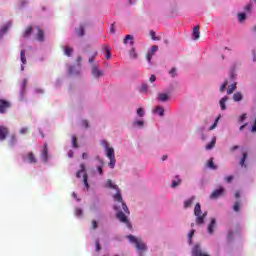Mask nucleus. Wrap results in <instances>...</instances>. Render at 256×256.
<instances>
[{
    "label": "nucleus",
    "mask_w": 256,
    "mask_h": 256,
    "mask_svg": "<svg viewBox=\"0 0 256 256\" xmlns=\"http://www.w3.org/2000/svg\"><path fill=\"white\" fill-rule=\"evenodd\" d=\"M41 159L42 161H44V163H47L48 159H49V148L47 146V143L44 144V148L41 154Z\"/></svg>",
    "instance_id": "obj_12"
},
{
    "label": "nucleus",
    "mask_w": 256,
    "mask_h": 256,
    "mask_svg": "<svg viewBox=\"0 0 256 256\" xmlns=\"http://www.w3.org/2000/svg\"><path fill=\"white\" fill-rule=\"evenodd\" d=\"M31 33H33V26H28L22 33V37L27 39V37H31Z\"/></svg>",
    "instance_id": "obj_18"
},
{
    "label": "nucleus",
    "mask_w": 256,
    "mask_h": 256,
    "mask_svg": "<svg viewBox=\"0 0 256 256\" xmlns=\"http://www.w3.org/2000/svg\"><path fill=\"white\" fill-rule=\"evenodd\" d=\"M193 235H195V230H191L190 233L188 234V239L190 243H191V239H193Z\"/></svg>",
    "instance_id": "obj_48"
},
{
    "label": "nucleus",
    "mask_w": 256,
    "mask_h": 256,
    "mask_svg": "<svg viewBox=\"0 0 256 256\" xmlns=\"http://www.w3.org/2000/svg\"><path fill=\"white\" fill-rule=\"evenodd\" d=\"M227 85H229V82L227 80L224 81V83L220 86V91L223 93L225 89L227 88Z\"/></svg>",
    "instance_id": "obj_40"
},
{
    "label": "nucleus",
    "mask_w": 256,
    "mask_h": 256,
    "mask_svg": "<svg viewBox=\"0 0 256 256\" xmlns=\"http://www.w3.org/2000/svg\"><path fill=\"white\" fill-rule=\"evenodd\" d=\"M96 251H101V244H99V241H96Z\"/></svg>",
    "instance_id": "obj_55"
},
{
    "label": "nucleus",
    "mask_w": 256,
    "mask_h": 256,
    "mask_svg": "<svg viewBox=\"0 0 256 256\" xmlns=\"http://www.w3.org/2000/svg\"><path fill=\"white\" fill-rule=\"evenodd\" d=\"M194 201H195V196H192L191 198L187 199L184 202V209H189V207H191V205H193Z\"/></svg>",
    "instance_id": "obj_22"
},
{
    "label": "nucleus",
    "mask_w": 256,
    "mask_h": 256,
    "mask_svg": "<svg viewBox=\"0 0 256 256\" xmlns=\"http://www.w3.org/2000/svg\"><path fill=\"white\" fill-rule=\"evenodd\" d=\"M181 185V178L179 176H175V179L172 181V187H179Z\"/></svg>",
    "instance_id": "obj_28"
},
{
    "label": "nucleus",
    "mask_w": 256,
    "mask_h": 256,
    "mask_svg": "<svg viewBox=\"0 0 256 256\" xmlns=\"http://www.w3.org/2000/svg\"><path fill=\"white\" fill-rule=\"evenodd\" d=\"M217 143V138L213 137L212 141L206 145V149L210 151V149H213L215 147V144Z\"/></svg>",
    "instance_id": "obj_24"
},
{
    "label": "nucleus",
    "mask_w": 256,
    "mask_h": 256,
    "mask_svg": "<svg viewBox=\"0 0 256 256\" xmlns=\"http://www.w3.org/2000/svg\"><path fill=\"white\" fill-rule=\"evenodd\" d=\"M72 147H74L75 149H77L79 147V145L77 144L76 136H72Z\"/></svg>",
    "instance_id": "obj_39"
},
{
    "label": "nucleus",
    "mask_w": 256,
    "mask_h": 256,
    "mask_svg": "<svg viewBox=\"0 0 256 256\" xmlns=\"http://www.w3.org/2000/svg\"><path fill=\"white\" fill-rule=\"evenodd\" d=\"M27 159L28 163H31L32 165H35V163H37V157H35V154L33 152L27 153Z\"/></svg>",
    "instance_id": "obj_16"
},
{
    "label": "nucleus",
    "mask_w": 256,
    "mask_h": 256,
    "mask_svg": "<svg viewBox=\"0 0 256 256\" xmlns=\"http://www.w3.org/2000/svg\"><path fill=\"white\" fill-rule=\"evenodd\" d=\"M171 77H175V75H177V69L176 68H172L170 71H169Z\"/></svg>",
    "instance_id": "obj_47"
},
{
    "label": "nucleus",
    "mask_w": 256,
    "mask_h": 256,
    "mask_svg": "<svg viewBox=\"0 0 256 256\" xmlns=\"http://www.w3.org/2000/svg\"><path fill=\"white\" fill-rule=\"evenodd\" d=\"M126 238L128 239V241H130V243H133V245H135L137 251H139L140 256H142L143 253L147 251V245H145L141 238H137L133 235H128L126 236Z\"/></svg>",
    "instance_id": "obj_2"
},
{
    "label": "nucleus",
    "mask_w": 256,
    "mask_h": 256,
    "mask_svg": "<svg viewBox=\"0 0 256 256\" xmlns=\"http://www.w3.org/2000/svg\"><path fill=\"white\" fill-rule=\"evenodd\" d=\"M227 101H229V97L224 96L223 98H221L220 100V108L222 111H225V109H227V106L225 105V103H227Z\"/></svg>",
    "instance_id": "obj_21"
},
{
    "label": "nucleus",
    "mask_w": 256,
    "mask_h": 256,
    "mask_svg": "<svg viewBox=\"0 0 256 256\" xmlns=\"http://www.w3.org/2000/svg\"><path fill=\"white\" fill-rule=\"evenodd\" d=\"M28 131H29L28 128H21V129H20V134H21V135H25V133H27Z\"/></svg>",
    "instance_id": "obj_51"
},
{
    "label": "nucleus",
    "mask_w": 256,
    "mask_h": 256,
    "mask_svg": "<svg viewBox=\"0 0 256 256\" xmlns=\"http://www.w3.org/2000/svg\"><path fill=\"white\" fill-rule=\"evenodd\" d=\"M235 89H237V84H231L230 86H228V90H227V94L228 95H232L233 91H235Z\"/></svg>",
    "instance_id": "obj_30"
},
{
    "label": "nucleus",
    "mask_w": 256,
    "mask_h": 256,
    "mask_svg": "<svg viewBox=\"0 0 256 256\" xmlns=\"http://www.w3.org/2000/svg\"><path fill=\"white\" fill-rule=\"evenodd\" d=\"M153 55H155V54H153V53H151V52H148V53H147L146 59H147L148 63H151V59H153Z\"/></svg>",
    "instance_id": "obj_44"
},
{
    "label": "nucleus",
    "mask_w": 256,
    "mask_h": 256,
    "mask_svg": "<svg viewBox=\"0 0 256 256\" xmlns=\"http://www.w3.org/2000/svg\"><path fill=\"white\" fill-rule=\"evenodd\" d=\"M35 93H38V94L43 93V89L37 88V89L35 90Z\"/></svg>",
    "instance_id": "obj_63"
},
{
    "label": "nucleus",
    "mask_w": 256,
    "mask_h": 256,
    "mask_svg": "<svg viewBox=\"0 0 256 256\" xmlns=\"http://www.w3.org/2000/svg\"><path fill=\"white\" fill-rule=\"evenodd\" d=\"M199 25H196L193 29V32H192V37L194 39V41H197V39H199V37H201V32H199Z\"/></svg>",
    "instance_id": "obj_14"
},
{
    "label": "nucleus",
    "mask_w": 256,
    "mask_h": 256,
    "mask_svg": "<svg viewBox=\"0 0 256 256\" xmlns=\"http://www.w3.org/2000/svg\"><path fill=\"white\" fill-rule=\"evenodd\" d=\"M221 116H218L215 120V122L213 123V125L209 128L210 131H213V129H215V127H217V123H219V119Z\"/></svg>",
    "instance_id": "obj_41"
},
{
    "label": "nucleus",
    "mask_w": 256,
    "mask_h": 256,
    "mask_svg": "<svg viewBox=\"0 0 256 256\" xmlns=\"http://www.w3.org/2000/svg\"><path fill=\"white\" fill-rule=\"evenodd\" d=\"M246 19H247V15L245 13L238 14V21L240 23H243V21H245Z\"/></svg>",
    "instance_id": "obj_35"
},
{
    "label": "nucleus",
    "mask_w": 256,
    "mask_h": 256,
    "mask_svg": "<svg viewBox=\"0 0 256 256\" xmlns=\"http://www.w3.org/2000/svg\"><path fill=\"white\" fill-rule=\"evenodd\" d=\"M81 173H83L84 185H85V187H87V189H89V182L87 181L88 176H87V172H85V164H81L80 165V170L76 173V177L78 179H81Z\"/></svg>",
    "instance_id": "obj_5"
},
{
    "label": "nucleus",
    "mask_w": 256,
    "mask_h": 256,
    "mask_svg": "<svg viewBox=\"0 0 256 256\" xmlns=\"http://www.w3.org/2000/svg\"><path fill=\"white\" fill-rule=\"evenodd\" d=\"M140 93H149V85H147V83H142L140 87Z\"/></svg>",
    "instance_id": "obj_27"
},
{
    "label": "nucleus",
    "mask_w": 256,
    "mask_h": 256,
    "mask_svg": "<svg viewBox=\"0 0 256 256\" xmlns=\"http://www.w3.org/2000/svg\"><path fill=\"white\" fill-rule=\"evenodd\" d=\"M237 149H239V146H233L232 148H230L231 153H233L234 151H237Z\"/></svg>",
    "instance_id": "obj_57"
},
{
    "label": "nucleus",
    "mask_w": 256,
    "mask_h": 256,
    "mask_svg": "<svg viewBox=\"0 0 256 256\" xmlns=\"http://www.w3.org/2000/svg\"><path fill=\"white\" fill-rule=\"evenodd\" d=\"M9 147H15L17 145V135L12 134L8 140Z\"/></svg>",
    "instance_id": "obj_19"
},
{
    "label": "nucleus",
    "mask_w": 256,
    "mask_h": 256,
    "mask_svg": "<svg viewBox=\"0 0 256 256\" xmlns=\"http://www.w3.org/2000/svg\"><path fill=\"white\" fill-rule=\"evenodd\" d=\"M9 135V128L7 126H0V141H5Z\"/></svg>",
    "instance_id": "obj_9"
},
{
    "label": "nucleus",
    "mask_w": 256,
    "mask_h": 256,
    "mask_svg": "<svg viewBox=\"0 0 256 256\" xmlns=\"http://www.w3.org/2000/svg\"><path fill=\"white\" fill-rule=\"evenodd\" d=\"M110 33H115V24L111 25Z\"/></svg>",
    "instance_id": "obj_62"
},
{
    "label": "nucleus",
    "mask_w": 256,
    "mask_h": 256,
    "mask_svg": "<svg viewBox=\"0 0 256 256\" xmlns=\"http://www.w3.org/2000/svg\"><path fill=\"white\" fill-rule=\"evenodd\" d=\"M128 41H131L130 43H131V45H133V36H131V35H126V37H125V39H124V44L125 45H127V42Z\"/></svg>",
    "instance_id": "obj_37"
},
{
    "label": "nucleus",
    "mask_w": 256,
    "mask_h": 256,
    "mask_svg": "<svg viewBox=\"0 0 256 256\" xmlns=\"http://www.w3.org/2000/svg\"><path fill=\"white\" fill-rule=\"evenodd\" d=\"M228 239L229 240L233 239V231L228 232Z\"/></svg>",
    "instance_id": "obj_61"
},
{
    "label": "nucleus",
    "mask_w": 256,
    "mask_h": 256,
    "mask_svg": "<svg viewBox=\"0 0 256 256\" xmlns=\"http://www.w3.org/2000/svg\"><path fill=\"white\" fill-rule=\"evenodd\" d=\"M102 145L105 149H109V143L107 141H102Z\"/></svg>",
    "instance_id": "obj_54"
},
{
    "label": "nucleus",
    "mask_w": 256,
    "mask_h": 256,
    "mask_svg": "<svg viewBox=\"0 0 256 256\" xmlns=\"http://www.w3.org/2000/svg\"><path fill=\"white\" fill-rule=\"evenodd\" d=\"M169 99V95L165 93H161L158 95V101H161L162 103H165Z\"/></svg>",
    "instance_id": "obj_26"
},
{
    "label": "nucleus",
    "mask_w": 256,
    "mask_h": 256,
    "mask_svg": "<svg viewBox=\"0 0 256 256\" xmlns=\"http://www.w3.org/2000/svg\"><path fill=\"white\" fill-rule=\"evenodd\" d=\"M107 187H109L110 189H116L117 192L113 196L114 197V201H117L118 203H121L122 209H123L124 213L126 215H130L129 208L127 207V204H125V202H123V196H121V191L119 190V186L114 185L113 181L108 180L107 181Z\"/></svg>",
    "instance_id": "obj_1"
},
{
    "label": "nucleus",
    "mask_w": 256,
    "mask_h": 256,
    "mask_svg": "<svg viewBox=\"0 0 256 256\" xmlns=\"http://www.w3.org/2000/svg\"><path fill=\"white\" fill-rule=\"evenodd\" d=\"M245 9H246V11H251V4H247Z\"/></svg>",
    "instance_id": "obj_64"
},
{
    "label": "nucleus",
    "mask_w": 256,
    "mask_h": 256,
    "mask_svg": "<svg viewBox=\"0 0 256 256\" xmlns=\"http://www.w3.org/2000/svg\"><path fill=\"white\" fill-rule=\"evenodd\" d=\"M207 167H209V169H213V170L217 169V166L215 165V162H213V158L208 160Z\"/></svg>",
    "instance_id": "obj_33"
},
{
    "label": "nucleus",
    "mask_w": 256,
    "mask_h": 256,
    "mask_svg": "<svg viewBox=\"0 0 256 256\" xmlns=\"http://www.w3.org/2000/svg\"><path fill=\"white\" fill-rule=\"evenodd\" d=\"M223 193H225V188L220 187L219 189L214 190L210 194V199H219V197H221Z\"/></svg>",
    "instance_id": "obj_8"
},
{
    "label": "nucleus",
    "mask_w": 256,
    "mask_h": 256,
    "mask_svg": "<svg viewBox=\"0 0 256 256\" xmlns=\"http://www.w3.org/2000/svg\"><path fill=\"white\" fill-rule=\"evenodd\" d=\"M97 170H98V172H99L100 175H103V167L98 166V167H97Z\"/></svg>",
    "instance_id": "obj_59"
},
{
    "label": "nucleus",
    "mask_w": 256,
    "mask_h": 256,
    "mask_svg": "<svg viewBox=\"0 0 256 256\" xmlns=\"http://www.w3.org/2000/svg\"><path fill=\"white\" fill-rule=\"evenodd\" d=\"M216 225H217V220L215 218H212L210 224L208 225V233L210 235H213V231Z\"/></svg>",
    "instance_id": "obj_15"
},
{
    "label": "nucleus",
    "mask_w": 256,
    "mask_h": 256,
    "mask_svg": "<svg viewBox=\"0 0 256 256\" xmlns=\"http://www.w3.org/2000/svg\"><path fill=\"white\" fill-rule=\"evenodd\" d=\"M82 127L87 129L89 127V122L87 120H82Z\"/></svg>",
    "instance_id": "obj_50"
},
{
    "label": "nucleus",
    "mask_w": 256,
    "mask_h": 256,
    "mask_svg": "<svg viewBox=\"0 0 256 256\" xmlns=\"http://www.w3.org/2000/svg\"><path fill=\"white\" fill-rule=\"evenodd\" d=\"M137 115H138L139 117H143V115H145V112L143 111V108H138V110H137Z\"/></svg>",
    "instance_id": "obj_46"
},
{
    "label": "nucleus",
    "mask_w": 256,
    "mask_h": 256,
    "mask_svg": "<svg viewBox=\"0 0 256 256\" xmlns=\"http://www.w3.org/2000/svg\"><path fill=\"white\" fill-rule=\"evenodd\" d=\"M245 119H247V114H242L240 116V121H245Z\"/></svg>",
    "instance_id": "obj_60"
},
{
    "label": "nucleus",
    "mask_w": 256,
    "mask_h": 256,
    "mask_svg": "<svg viewBox=\"0 0 256 256\" xmlns=\"http://www.w3.org/2000/svg\"><path fill=\"white\" fill-rule=\"evenodd\" d=\"M245 161H247V152H244L243 155H242V158H241V160H240V165H241V167H247V166L245 165Z\"/></svg>",
    "instance_id": "obj_32"
},
{
    "label": "nucleus",
    "mask_w": 256,
    "mask_h": 256,
    "mask_svg": "<svg viewBox=\"0 0 256 256\" xmlns=\"http://www.w3.org/2000/svg\"><path fill=\"white\" fill-rule=\"evenodd\" d=\"M150 37L153 41H160L161 38L160 37H157L156 34H155V31L151 30L150 31Z\"/></svg>",
    "instance_id": "obj_36"
},
{
    "label": "nucleus",
    "mask_w": 256,
    "mask_h": 256,
    "mask_svg": "<svg viewBox=\"0 0 256 256\" xmlns=\"http://www.w3.org/2000/svg\"><path fill=\"white\" fill-rule=\"evenodd\" d=\"M92 75L94 77H101L103 75V71L99 70V68L96 65L92 66Z\"/></svg>",
    "instance_id": "obj_17"
},
{
    "label": "nucleus",
    "mask_w": 256,
    "mask_h": 256,
    "mask_svg": "<svg viewBox=\"0 0 256 256\" xmlns=\"http://www.w3.org/2000/svg\"><path fill=\"white\" fill-rule=\"evenodd\" d=\"M117 219L121 222V223H125L126 227L128 229H133V226L131 225V223L129 222V219L127 218V215H125V213H123V211H119L116 214Z\"/></svg>",
    "instance_id": "obj_6"
},
{
    "label": "nucleus",
    "mask_w": 256,
    "mask_h": 256,
    "mask_svg": "<svg viewBox=\"0 0 256 256\" xmlns=\"http://www.w3.org/2000/svg\"><path fill=\"white\" fill-rule=\"evenodd\" d=\"M154 113H158V115H160V117H163V115H165V109H163V107L158 106L154 110Z\"/></svg>",
    "instance_id": "obj_29"
},
{
    "label": "nucleus",
    "mask_w": 256,
    "mask_h": 256,
    "mask_svg": "<svg viewBox=\"0 0 256 256\" xmlns=\"http://www.w3.org/2000/svg\"><path fill=\"white\" fill-rule=\"evenodd\" d=\"M194 215L196 217V225H203L205 223V217H207V212L201 211V204L196 203L194 207Z\"/></svg>",
    "instance_id": "obj_3"
},
{
    "label": "nucleus",
    "mask_w": 256,
    "mask_h": 256,
    "mask_svg": "<svg viewBox=\"0 0 256 256\" xmlns=\"http://www.w3.org/2000/svg\"><path fill=\"white\" fill-rule=\"evenodd\" d=\"M36 29L38 31L36 34V39L40 43H43V41H45V32L43 31V29H40L39 26H37Z\"/></svg>",
    "instance_id": "obj_13"
},
{
    "label": "nucleus",
    "mask_w": 256,
    "mask_h": 256,
    "mask_svg": "<svg viewBox=\"0 0 256 256\" xmlns=\"http://www.w3.org/2000/svg\"><path fill=\"white\" fill-rule=\"evenodd\" d=\"M64 55H66V57H71V55H73V48H71V46H66L64 49Z\"/></svg>",
    "instance_id": "obj_25"
},
{
    "label": "nucleus",
    "mask_w": 256,
    "mask_h": 256,
    "mask_svg": "<svg viewBox=\"0 0 256 256\" xmlns=\"http://www.w3.org/2000/svg\"><path fill=\"white\" fill-rule=\"evenodd\" d=\"M20 59L22 61L21 69L23 71L25 69V66H23V65H27V58L25 57V50H21Z\"/></svg>",
    "instance_id": "obj_20"
},
{
    "label": "nucleus",
    "mask_w": 256,
    "mask_h": 256,
    "mask_svg": "<svg viewBox=\"0 0 256 256\" xmlns=\"http://www.w3.org/2000/svg\"><path fill=\"white\" fill-rule=\"evenodd\" d=\"M8 109H11V103L9 100L0 99V115H5Z\"/></svg>",
    "instance_id": "obj_7"
},
{
    "label": "nucleus",
    "mask_w": 256,
    "mask_h": 256,
    "mask_svg": "<svg viewBox=\"0 0 256 256\" xmlns=\"http://www.w3.org/2000/svg\"><path fill=\"white\" fill-rule=\"evenodd\" d=\"M157 80V77H155V75H151V77H150V79H149V81L151 82V83H155V81Z\"/></svg>",
    "instance_id": "obj_53"
},
{
    "label": "nucleus",
    "mask_w": 256,
    "mask_h": 256,
    "mask_svg": "<svg viewBox=\"0 0 256 256\" xmlns=\"http://www.w3.org/2000/svg\"><path fill=\"white\" fill-rule=\"evenodd\" d=\"M92 229H97V221L96 220L92 221Z\"/></svg>",
    "instance_id": "obj_56"
},
{
    "label": "nucleus",
    "mask_w": 256,
    "mask_h": 256,
    "mask_svg": "<svg viewBox=\"0 0 256 256\" xmlns=\"http://www.w3.org/2000/svg\"><path fill=\"white\" fill-rule=\"evenodd\" d=\"M75 215H77V217H81V215H83V210L81 208H76Z\"/></svg>",
    "instance_id": "obj_43"
},
{
    "label": "nucleus",
    "mask_w": 256,
    "mask_h": 256,
    "mask_svg": "<svg viewBox=\"0 0 256 256\" xmlns=\"http://www.w3.org/2000/svg\"><path fill=\"white\" fill-rule=\"evenodd\" d=\"M130 57L131 59H137V52H135L134 48L130 51Z\"/></svg>",
    "instance_id": "obj_42"
},
{
    "label": "nucleus",
    "mask_w": 256,
    "mask_h": 256,
    "mask_svg": "<svg viewBox=\"0 0 256 256\" xmlns=\"http://www.w3.org/2000/svg\"><path fill=\"white\" fill-rule=\"evenodd\" d=\"M233 101L236 103L239 101H243V94L241 92H236L233 94Z\"/></svg>",
    "instance_id": "obj_23"
},
{
    "label": "nucleus",
    "mask_w": 256,
    "mask_h": 256,
    "mask_svg": "<svg viewBox=\"0 0 256 256\" xmlns=\"http://www.w3.org/2000/svg\"><path fill=\"white\" fill-rule=\"evenodd\" d=\"M157 51H159V46L153 45L149 52L152 53V55H155V53H157Z\"/></svg>",
    "instance_id": "obj_38"
},
{
    "label": "nucleus",
    "mask_w": 256,
    "mask_h": 256,
    "mask_svg": "<svg viewBox=\"0 0 256 256\" xmlns=\"http://www.w3.org/2000/svg\"><path fill=\"white\" fill-rule=\"evenodd\" d=\"M85 27H87V24H80L78 28H75L77 37H85Z\"/></svg>",
    "instance_id": "obj_11"
},
{
    "label": "nucleus",
    "mask_w": 256,
    "mask_h": 256,
    "mask_svg": "<svg viewBox=\"0 0 256 256\" xmlns=\"http://www.w3.org/2000/svg\"><path fill=\"white\" fill-rule=\"evenodd\" d=\"M192 256H209L207 253H204L203 250H201V246L196 245L192 249Z\"/></svg>",
    "instance_id": "obj_10"
},
{
    "label": "nucleus",
    "mask_w": 256,
    "mask_h": 256,
    "mask_svg": "<svg viewBox=\"0 0 256 256\" xmlns=\"http://www.w3.org/2000/svg\"><path fill=\"white\" fill-rule=\"evenodd\" d=\"M107 157L110 159L109 167L110 169H115V163H117V160L115 159V150L111 147L106 149Z\"/></svg>",
    "instance_id": "obj_4"
},
{
    "label": "nucleus",
    "mask_w": 256,
    "mask_h": 256,
    "mask_svg": "<svg viewBox=\"0 0 256 256\" xmlns=\"http://www.w3.org/2000/svg\"><path fill=\"white\" fill-rule=\"evenodd\" d=\"M104 49L106 52V59H111V47H109V45H105Z\"/></svg>",
    "instance_id": "obj_31"
},
{
    "label": "nucleus",
    "mask_w": 256,
    "mask_h": 256,
    "mask_svg": "<svg viewBox=\"0 0 256 256\" xmlns=\"http://www.w3.org/2000/svg\"><path fill=\"white\" fill-rule=\"evenodd\" d=\"M233 209L236 213H239V211L241 210V202L239 201H236L234 206H233Z\"/></svg>",
    "instance_id": "obj_34"
},
{
    "label": "nucleus",
    "mask_w": 256,
    "mask_h": 256,
    "mask_svg": "<svg viewBox=\"0 0 256 256\" xmlns=\"http://www.w3.org/2000/svg\"><path fill=\"white\" fill-rule=\"evenodd\" d=\"M95 57H97V52H95L94 55L89 58V63H93V61H95Z\"/></svg>",
    "instance_id": "obj_52"
},
{
    "label": "nucleus",
    "mask_w": 256,
    "mask_h": 256,
    "mask_svg": "<svg viewBox=\"0 0 256 256\" xmlns=\"http://www.w3.org/2000/svg\"><path fill=\"white\" fill-rule=\"evenodd\" d=\"M9 27H11V24H7L3 26L1 29V33H7V31L9 30Z\"/></svg>",
    "instance_id": "obj_45"
},
{
    "label": "nucleus",
    "mask_w": 256,
    "mask_h": 256,
    "mask_svg": "<svg viewBox=\"0 0 256 256\" xmlns=\"http://www.w3.org/2000/svg\"><path fill=\"white\" fill-rule=\"evenodd\" d=\"M227 183H231V181H233V176H228L225 178Z\"/></svg>",
    "instance_id": "obj_58"
},
{
    "label": "nucleus",
    "mask_w": 256,
    "mask_h": 256,
    "mask_svg": "<svg viewBox=\"0 0 256 256\" xmlns=\"http://www.w3.org/2000/svg\"><path fill=\"white\" fill-rule=\"evenodd\" d=\"M134 127L138 125V127H143L144 122L143 121H136L133 123Z\"/></svg>",
    "instance_id": "obj_49"
}]
</instances>
